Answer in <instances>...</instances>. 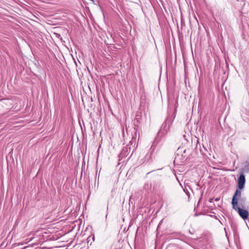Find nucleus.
Returning <instances> with one entry per match:
<instances>
[{
    "mask_svg": "<svg viewBox=\"0 0 249 249\" xmlns=\"http://www.w3.org/2000/svg\"><path fill=\"white\" fill-rule=\"evenodd\" d=\"M189 152V149L185 148L183 146L179 147L177 150L174 161H177L180 163L183 162L187 160Z\"/></svg>",
    "mask_w": 249,
    "mask_h": 249,
    "instance_id": "1",
    "label": "nucleus"
},
{
    "mask_svg": "<svg viewBox=\"0 0 249 249\" xmlns=\"http://www.w3.org/2000/svg\"><path fill=\"white\" fill-rule=\"evenodd\" d=\"M235 211H237L240 217L244 220L247 219L249 216V212L248 211L243 210L238 206V204H236L234 208H232Z\"/></svg>",
    "mask_w": 249,
    "mask_h": 249,
    "instance_id": "2",
    "label": "nucleus"
},
{
    "mask_svg": "<svg viewBox=\"0 0 249 249\" xmlns=\"http://www.w3.org/2000/svg\"><path fill=\"white\" fill-rule=\"evenodd\" d=\"M240 189H237L232 197L231 204L232 208H234L236 204H238V200L241 196V191Z\"/></svg>",
    "mask_w": 249,
    "mask_h": 249,
    "instance_id": "3",
    "label": "nucleus"
},
{
    "mask_svg": "<svg viewBox=\"0 0 249 249\" xmlns=\"http://www.w3.org/2000/svg\"><path fill=\"white\" fill-rule=\"evenodd\" d=\"M246 182L245 176L243 174H240L238 179V187L239 189L244 188Z\"/></svg>",
    "mask_w": 249,
    "mask_h": 249,
    "instance_id": "4",
    "label": "nucleus"
},
{
    "mask_svg": "<svg viewBox=\"0 0 249 249\" xmlns=\"http://www.w3.org/2000/svg\"><path fill=\"white\" fill-rule=\"evenodd\" d=\"M170 127H168V124L164 122L161 125V128L159 131V134H161L162 135H166L168 131L169 130Z\"/></svg>",
    "mask_w": 249,
    "mask_h": 249,
    "instance_id": "5",
    "label": "nucleus"
},
{
    "mask_svg": "<svg viewBox=\"0 0 249 249\" xmlns=\"http://www.w3.org/2000/svg\"><path fill=\"white\" fill-rule=\"evenodd\" d=\"M175 117V115L173 114L171 116H169L165 121L168 124V127L172 125Z\"/></svg>",
    "mask_w": 249,
    "mask_h": 249,
    "instance_id": "6",
    "label": "nucleus"
},
{
    "mask_svg": "<svg viewBox=\"0 0 249 249\" xmlns=\"http://www.w3.org/2000/svg\"><path fill=\"white\" fill-rule=\"evenodd\" d=\"M141 118V115L139 114V113H137L136 115V117L135 118V120L136 121V122L134 123V125L136 126H138L140 124V120Z\"/></svg>",
    "mask_w": 249,
    "mask_h": 249,
    "instance_id": "7",
    "label": "nucleus"
},
{
    "mask_svg": "<svg viewBox=\"0 0 249 249\" xmlns=\"http://www.w3.org/2000/svg\"><path fill=\"white\" fill-rule=\"evenodd\" d=\"M142 156H143V158H144V159H142L141 160L142 161V163L144 162L146 160H148L149 158H150V156H148V153H142L141 155V157H142Z\"/></svg>",
    "mask_w": 249,
    "mask_h": 249,
    "instance_id": "8",
    "label": "nucleus"
},
{
    "mask_svg": "<svg viewBox=\"0 0 249 249\" xmlns=\"http://www.w3.org/2000/svg\"><path fill=\"white\" fill-rule=\"evenodd\" d=\"M246 200V198L245 197H242L240 200V205L241 206V207H243V204L245 203V201Z\"/></svg>",
    "mask_w": 249,
    "mask_h": 249,
    "instance_id": "9",
    "label": "nucleus"
},
{
    "mask_svg": "<svg viewBox=\"0 0 249 249\" xmlns=\"http://www.w3.org/2000/svg\"><path fill=\"white\" fill-rule=\"evenodd\" d=\"M152 171L151 172H148L147 174H146V176L149 175L150 173H151Z\"/></svg>",
    "mask_w": 249,
    "mask_h": 249,
    "instance_id": "10",
    "label": "nucleus"
},
{
    "mask_svg": "<svg viewBox=\"0 0 249 249\" xmlns=\"http://www.w3.org/2000/svg\"><path fill=\"white\" fill-rule=\"evenodd\" d=\"M219 200V198H216L215 199V201H218Z\"/></svg>",
    "mask_w": 249,
    "mask_h": 249,
    "instance_id": "11",
    "label": "nucleus"
},
{
    "mask_svg": "<svg viewBox=\"0 0 249 249\" xmlns=\"http://www.w3.org/2000/svg\"><path fill=\"white\" fill-rule=\"evenodd\" d=\"M156 142V140H155V141H154V143H155Z\"/></svg>",
    "mask_w": 249,
    "mask_h": 249,
    "instance_id": "12",
    "label": "nucleus"
}]
</instances>
